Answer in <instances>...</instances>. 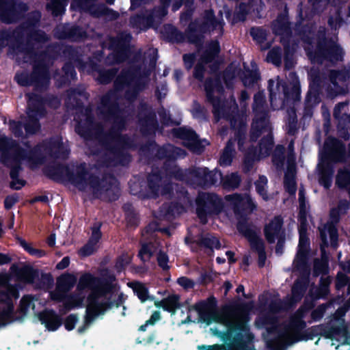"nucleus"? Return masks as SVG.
I'll return each mask as SVG.
<instances>
[{
    "instance_id": "obj_1",
    "label": "nucleus",
    "mask_w": 350,
    "mask_h": 350,
    "mask_svg": "<svg viewBox=\"0 0 350 350\" xmlns=\"http://www.w3.org/2000/svg\"><path fill=\"white\" fill-rule=\"evenodd\" d=\"M86 290L90 291L86 317L88 323L103 314L112 304V300L120 297L119 288L112 280L109 283L90 274H85L79 280L78 293L66 300L64 306L66 310L81 306L85 297L83 291Z\"/></svg>"
},
{
    "instance_id": "obj_2",
    "label": "nucleus",
    "mask_w": 350,
    "mask_h": 350,
    "mask_svg": "<svg viewBox=\"0 0 350 350\" xmlns=\"http://www.w3.org/2000/svg\"><path fill=\"white\" fill-rule=\"evenodd\" d=\"M196 309L200 319L207 324L215 322L223 325L226 327V332H222L217 327L211 328V333L225 340L231 336L232 332L236 329L245 331L247 314L242 308H237L232 311L223 310L216 311L213 307L205 302H200L196 305Z\"/></svg>"
},
{
    "instance_id": "obj_3",
    "label": "nucleus",
    "mask_w": 350,
    "mask_h": 350,
    "mask_svg": "<svg viewBox=\"0 0 350 350\" xmlns=\"http://www.w3.org/2000/svg\"><path fill=\"white\" fill-rule=\"evenodd\" d=\"M18 297V293L15 286L8 284L5 275H0V327L21 319L30 308H34L33 299L24 296L20 301L17 311L20 315L14 317V303Z\"/></svg>"
},
{
    "instance_id": "obj_4",
    "label": "nucleus",
    "mask_w": 350,
    "mask_h": 350,
    "mask_svg": "<svg viewBox=\"0 0 350 350\" xmlns=\"http://www.w3.org/2000/svg\"><path fill=\"white\" fill-rule=\"evenodd\" d=\"M263 103V96L259 93L254 96V110L256 113V120L252 124L251 139L254 141L257 139L260 135L263 137L260 140L258 152H255V157L258 158L264 157L268 155L273 146V139L271 133V127L268 121L263 114V117L259 120L257 118L258 112L260 110Z\"/></svg>"
},
{
    "instance_id": "obj_5",
    "label": "nucleus",
    "mask_w": 350,
    "mask_h": 350,
    "mask_svg": "<svg viewBox=\"0 0 350 350\" xmlns=\"http://www.w3.org/2000/svg\"><path fill=\"white\" fill-rule=\"evenodd\" d=\"M70 180L79 190L92 193L95 197H100L109 190L105 188L103 181L100 183L85 171V165L79 167L70 177Z\"/></svg>"
},
{
    "instance_id": "obj_6",
    "label": "nucleus",
    "mask_w": 350,
    "mask_h": 350,
    "mask_svg": "<svg viewBox=\"0 0 350 350\" xmlns=\"http://www.w3.org/2000/svg\"><path fill=\"white\" fill-rule=\"evenodd\" d=\"M198 177L204 181L206 185H213L221 180L226 188L234 189L238 187L240 178L236 174L227 175L222 178L221 174L217 171L208 172L206 168H199L196 171Z\"/></svg>"
},
{
    "instance_id": "obj_7",
    "label": "nucleus",
    "mask_w": 350,
    "mask_h": 350,
    "mask_svg": "<svg viewBox=\"0 0 350 350\" xmlns=\"http://www.w3.org/2000/svg\"><path fill=\"white\" fill-rule=\"evenodd\" d=\"M238 230L243 234L250 243L252 250H255L258 254V265L263 267L265 263L266 255L264 251L262 240L259 237L258 232L248 226L239 223Z\"/></svg>"
},
{
    "instance_id": "obj_8",
    "label": "nucleus",
    "mask_w": 350,
    "mask_h": 350,
    "mask_svg": "<svg viewBox=\"0 0 350 350\" xmlns=\"http://www.w3.org/2000/svg\"><path fill=\"white\" fill-rule=\"evenodd\" d=\"M282 219L280 217H275L272 219L265 228V233L267 241L270 243L278 240L276 252L279 250L284 242V235L282 230Z\"/></svg>"
},
{
    "instance_id": "obj_9",
    "label": "nucleus",
    "mask_w": 350,
    "mask_h": 350,
    "mask_svg": "<svg viewBox=\"0 0 350 350\" xmlns=\"http://www.w3.org/2000/svg\"><path fill=\"white\" fill-rule=\"evenodd\" d=\"M205 90L206 92L208 98L213 103L215 116L219 118L224 113L223 105L220 106V100L216 99V98L220 95L221 87L219 85L217 81L210 80L206 81L205 83Z\"/></svg>"
},
{
    "instance_id": "obj_10",
    "label": "nucleus",
    "mask_w": 350,
    "mask_h": 350,
    "mask_svg": "<svg viewBox=\"0 0 350 350\" xmlns=\"http://www.w3.org/2000/svg\"><path fill=\"white\" fill-rule=\"evenodd\" d=\"M308 239L306 234V228L302 224L299 230V250L294 260L293 265L297 269L305 267L308 252Z\"/></svg>"
},
{
    "instance_id": "obj_11",
    "label": "nucleus",
    "mask_w": 350,
    "mask_h": 350,
    "mask_svg": "<svg viewBox=\"0 0 350 350\" xmlns=\"http://www.w3.org/2000/svg\"><path fill=\"white\" fill-rule=\"evenodd\" d=\"M226 199L230 202V204L233 206L235 213L243 210L251 212L255 207L252 199L249 196H241L237 194L228 196Z\"/></svg>"
},
{
    "instance_id": "obj_12",
    "label": "nucleus",
    "mask_w": 350,
    "mask_h": 350,
    "mask_svg": "<svg viewBox=\"0 0 350 350\" xmlns=\"http://www.w3.org/2000/svg\"><path fill=\"white\" fill-rule=\"evenodd\" d=\"M11 272L15 274L18 278L24 282L30 283L33 282L36 273L29 265L23 263L14 264L10 267Z\"/></svg>"
},
{
    "instance_id": "obj_13",
    "label": "nucleus",
    "mask_w": 350,
    "mask_h": 350,
    "mask_svg": "<svg viewBox=\"0 0 350 350\" xmlns=\"http://www.w3.org/2000/svg\"><path fill=\"white\" fill-rule=\"evenodd\" d=\"M16 8L12 0H0V17L5 23H12L14 21Z\"/></svg>"
},
{
    "instance_id": "obj_14",
    "label": "nucleus",
    "mask_w": 350,
    "mask_h": 350,
    "mask_svg": "<svg viewBox=\"0 0 350 350\" xmlns=\"http://www.w3.org/2000/svg\"><path fill=\"white\" fill-rule=\"evenodd\" d=\"M180 137L187 138L189 142L187 143V146L193 152L200 153L202 152V148L208 144L206 141L199 142L198 137L196 133L191 131H186L185 129L180 130Z\"/></svg>"
},
{
    "instance_id": "obj_15",
    "label": "nucleus",
    "mask_w": 350,
    "mask_h": 350,
    "mask_svg": "<svg viewBox=\"0 0 350 350\" xmlns=\"http://www.w3.org/2000/svg\"><path fill=\"white\" fill-rule=\"evenodd\" d=\"M100 236V225L93 227L90 241L80 250V254L83 256H87L93 254L98 248L97 244Z\"/></svg>"
},
{
    "instance_id": "obj_16",
    "label": "nucleus",
    "mask_w": 350,
    "mask_h": 350,
    "mask_svg": "<svg viewBox=\"0 0 350 350\" xmlns=\"http://www.w3.org/2000/svg\"><path fill=\"white\" fill-rule=\"evenodd\" d=\"M40 320L49 331H55L62 324L61 317L51 310L41 313Z\"/></svg>"
},
{
    "instance_id": "obj_17",
    "label": "nucleus",
    "mask_w": 350,
    "mask_h": 350,
    "mask_svg": "<svg viewBox=\"0 0 350 350\" xmlns=\"http://www.w3.org/2000/svg\"><path fill=\"white\" fill-rule=\"evenodd\" d=\"M320 234L323 245L327 246L329 243L336 247L338 239L337 230L333 224H327L320 228Z\"/></svg>"
},
{
    "instance_id": "obj_18",
    "label": "nucleus",
    "mask_w": 350,
    "mask_h": 350,
    "mask_svg": "<svg viewBox=\"0 0 350 350\" xmlns=\"http://www.w3.org/2000/svg\"><path fill=\"white\" fill-rule=\"evenodd\" d=\"M155 306L161 307L170 312L174 313L176 309L180 307L179 296L172 295L160 301L155 302Z\"/></svg>"
},
{
    "instance_id": "obj_19",
    "label": "nucleus",
    "mask_w": 350,
    "mask_h": 350,
    "mask_svg": "<svg viewBox=\"0 0 350 350\" xmlns=\"http://www.w3.org/2000/svg\"><path fill=\"white\" fill-rule=\"evenodd\" d=\"M77 279L72 275H62L57 280L59 291H68L76 283Z\"/></svg>"
},
{
    "instance_id": "obj_20",
    "label": "nucleus",
    "mask_w": 350,
    "mask_h": 350,
    "mask_svg": "<svg viewBox=\"0 0 350 350\" xmlns=\"http://www.w3.org/2000/svg\"><path fill=\"white\" fill-rule=\"evenodd\" d=\"M18 242L25 251L35 257L41 258L46 255L44 250L35 248L31 243H29L23 239H19Z\"/></svg>"
},
{
    "instance_id": "obj_21",
    "label": "nucleus",
    "mask_w": 350,
    "mask_h": 350,
    "mask_svg": "<svg viewBox=\"0 0 350 350\" xmlns=\"http://www.w3.org/2000/svg\"><path fill=\"white\" fill-rule=\"evenodd\" d=\"M68 4V0H51L47 4V8L51 10L54 15L60 14L65 6Z\"/></svg>"
},
{
    "instance_id": "obj_22",
    "label": "nucleus",
    "mask_w": 350,
    "mask_h": 350,
    "mask_svg": "<svg viewBox=\"0 0 350 350\" xmlns=\"http://www.w3.org/2000/svg\"><path fill=\"white\" fill-rule=\"evenodd\" d=\"M284 186L290 194H295L296 191V183L295 175L293 171L289 170L285 174Z\"/></svg>"
},
{
    "instance_id": "obj_23",
    "label": "nucleus",
    "mask_w": 350,
    "mask_h": 350,
    "mask_svg": "<svg viewBox=\"0 0 350 350\" xmlns=\"http://www.w3.org/2000/svg\"><path fill=\"white\" fill-rule=\"evenodd\" d=\"M132 287L134 292L142 302L150 299L148 290L143 284L135 282L132 284Z\"/></svg>"
},
{
    "instance_id": "obj_24",
    "label": "nucleus",
    "mask_w": 350,
    "mask_h": 350,
    "mask_svg": "<svg viewBox=\"0 0 350 350\" xmlns=\"http://www.w3.org/2000/svg\"><path fill=\"white\" fill-rule=\"evenodd\" d=\"M27 114L29 120L24 127L27 134H33L39 129L40 125L37 122V118H34L33 111H28Z\"/></svg>"
},
{
    "instance_id": "obj_25",
    "label": "nucleus",
    "mask_w": 350,
    "mask_h": 350,
    "mask_svg": "<svg viewBox=\"0 0 350 350\" xmlns=\"http://www.w3.org/2000/svg\"><path fill=\"white\" fill-rule=\"evenodd\" d=\"M232 154H233V146H232V142H230L227 144L226 148L224 149V150L221 156V158L219 160L220 164L222 165H230L232 161Z\"/></svg>"
},
{
    "instance_id": "obj_26",
    "label": "nucleus",
    "mask_w": 350,
    "mask_h": 350,
    "mask_svg": "<svg viewBox=\"0 0 350 350\" xmlns=\"http://www.w3.org/2000/svg\"><path fill=\"white\" fill-rule=\"evenodd\" d=\"M208 195L207 194H202L198 197L197 199V204H198V208H197V214L198 217L200 218V221L202 223L206 222V213H205V208L207 207L206 203H204V204H202L201 201L206 198Z\"/></svg>"
},
{
    "instance_id": "obj_27",
    "label": "nucleus",
    "mask_w": 350,
    "mask_h": 350,
    "mask_svg": "<svg viewBox=\"0 0 350 350\" xmlns=\"http://www.w3.org/2000/svg\"><path fill=\"white\" fill-rule=\"evenodd\" d=\"M267 180L265 176H260L256 183V190L264 200H267L268 198L265 193V187L267 185Z\"/></svg>"
},
{
    "instance_id": "obj_28",
    "label": "nucleus",
    "mask_w": 350,
    "mask_h": 350,
    "mask_svg": "<svg viewBox=\"0 0 350 350\" xmlns=\"http://www.w3.org/2000/svg\"><path fill=\"white\" fill-rule=\"evenodd\" d=\"M299 216L301 220H305L307 214V208L304 199V191L303 189H299Z\"/></svg>"
},
{
    "instance_id": "obj_29",
    "label": "nucleus",
    "mask_w": 350,
    "mask_h": 350,
    "mask_svg": "<svg viewBox=\"0 0 350 350\" xmlns=\"http://www.w3.org/2000/svg\"><path fill=\"white\" fill-rule=\"evenodd\" d=\"M348 208H349V204H348L347 201H346V200L341 201L339 203L337 209H332L331 211V213H330L331 217L335 221H337L338 215L340 214H344L346 212V211L348 209Z\"/></svg>"
},
{
    "instance_id": "obj_30",
    "label": "nucleus",
    "mask_w": 350,
    "mask_h": 350,
    "mask_svg": "<svg viewBox=\"0 0 350 350\" xmlns=\"http://www.w3.org/2000/svg\"><path fill=\"white\" fill-rule=\"evenodd\" d=\"M327 149L341 152L343 148L342 144L336 139L329 137L325 142Z\"/></svg>"
},
{
    "instance_id": "obj_31",
    "label": "nucleus",
    "mask_w": 350,
    "mask_h": 350,
    "mask_svg": "<svg viewBox=\"0 0 350 350\" xmlns=\"http://www.w3.org/2000/svg\"><path fill=\"white\" fill-rule=\"evenodd\" d=\"M202 243L210 248H219L220 247V243L218 239L211 235H207L203 238Z\"/></svg>"
},
{
    "instance_id": "obj_32",
    "label": "nucleus",
    "mask_w": 350,
    "mask_h": 350,
    "mask_svg": "<svg viewBox=\"0 0 350 350\" xmlns=\"http://www.w3.org/2000/svg\"><path fill=\"white\" fill-rule=\"evenodd\" d=\"M152 245L150 244H144L139 252V256L143 261L148 260L152 255Z\"/></svg>"
},
{
    "instance_id": "obj_33",
    "label": "nucleus",
    "mask_w": 350,
    "mask_h": 350,
    "mask_svg": "<svg viewBox=\"0 0 350 350\" xmlns=\"http://www.w3.org/2000/svg\"><path fill=\"white\" fill-rule=\"evenodd\" d=\"M314 269L316 274L323 273L327 270V262L325 260H317L314 262Z\"/></svg>"
},
{
    "instance_id": "obj_34",
    "label": "nucleus",
    "mask_w": 350,
    "mask_h": 350,
    "mask_svg": "<svg viewBox=\"0 0 350 350\" xmlns=\"http://www.w3.org/2000/svg\"><path fill=\"white\" fill-rule=\"evenodd\" d=\"M10 176L12 179L10 186L12 188L14 189H20L23 185V181L21 180H18L16 178V172L14 169H13L10 172Z\"/></svg>"
},
{
    "instance_id": "obj_35",
    "label": "nucleus",
    "mask_w": 350,
    "mask_h": 350,
    "mask_svg": "<svg viewBox=\"0 0 350 350\" xmlns=\"http://www.w3.org/2000/svg\"><path fill=\"white\" fill-rule=\"evenodd\" d=\"M17 83L21 85H28L31 84V79L26 73L17 74L15 77Z\"/></svg>"
},
{
    "instance_id": "obj_36",
    "label": "nucleus",
    "mask_w": 350,
    "mask_h": 350,
    "mask_svg": "<svg viewBox=\"0 0 350 350\" xmlns=\"http://www.w3.org/2000/svg\"><path fill=\"white\" fill-rule=\"evenodd\" d=\"M51 149V151L54 152V154H55V157H61L59 153H57V150H58V152H62L64 154V155L67 153V150H66L65 146L63 144V143H60V142L54 143V144H53Z\"/></svg>"
},
{
    "instance_id": "obj_37",
    "label": "nucleus",
    "mask_w": 350,
    "mask_h": 350,
    "mask_svg": "<svg viewBox=\"0 0 350 350\" xmlns=\"http://www.w3.org/2000/svg\"><path fill=\"white\" fill-rule=\"evenodd\" d=\"M333 172L330 174H326L325 172L321 173V176L319 180L321 185H323L325 188H329L332 184V176Z\"/></svg>"
},
{
    "instance_id": "obj_38",
    "label": "nucleus",
    "mask_w": 350,
    "mask_h": 350,
    "mask_svg": "<svg viewBox=\"0 0 350 350\" xmlns=\"http://www.w3.org/2000/svg\"><path fill=\"white\" fill-rule=\"evenodd\" d=\"M267 59L274 64H278L280 62V54L278 50L273 49L269 52Z\"/></svg>"
},
{
    "instance_id": "obj_39",
    "label": "nucleus",
    "mask_w": 350,
    "mask_h": 350,
    "mask_svg": "<svg viewBox=\"0 0 350 350\" xmlns=\"http://www.w3.org/2000/svg\"><path fill=\"white\" fill-rule=\"evenodd\" d=\"M251 35L254 39L256 40L258 42H262L265 38V33L259 28H252L251 29Z\"/></svg>"
},
{
    "instance_id": "obj_40",
    "label": "nucleus",
    "mask_w": 350,
    "mask_h": 350,
    "mask_svg": "<svg viewBox=\"0 0 350 350\" xmlns=\"http://www.w3.org/2000/svg\"><path fill=\"white\" fill-rule=\"evenodd\" d=\"M157 261L159 265L163 269H168V257L167 256L163 253V252H159L157 256Z\"/></svg>"
},
{
    "instance_id": "obj_41",
    "label": "nucleus",
    "mask_w": 350,
    "mask_h": 350,
    "mask_svg": "<svg viewBox=\"0 0 350 350\" xmlns=\"http://www.w3.org/2000/svg\"><path fill=\"white\" fill-rule=\"evenodd\" d=\"M12 37H14V33L11 36L8 31H0V48L8 44Z\"/></svg>"
},
{
    "instance_id": "obj_42",
    "label": "nucleus",
    "mask_w": 350,
    "mask_h": 350,
    "mask_svg": "<svg viewBox=\"0 0 350 350\" xmlns=\"http://www.w3.org/2000/svg\"><path fill=\"white\" fill-rule=\"evenodd\" d=\"M77 321V318L75 315L71 314L67 317L65 321V327L68 330H72L75 327V325Z\"/></svg>"
},
{
    "instance_id": "obj_43",
    "label": "nucleus",
    "mask_w": 350,
    "mask_h": 350,
    "mask_svg": "<svg viewBox=\"0 0 350 350\" xmlns=\"http://www.w3.org/2000/svg\"><path fill=\"white\" fill-rule=\"evenodd\" d=\"M66 293V291H59L57 285L55 291L51 293V299L58 301H62L65 297Z\"/></svg>"
},
{
    "instance_id": "obj_44",
    "label": "nucleus",
    "mask_w": 350,
    "mask_h": 350,
    "mask_svg": "<svg viewBox=\"0 0 350 350\" xmlns=\"http://www.w3.org/2000/svg\"><path fill=\"white\" fill-rule=\"evenodd\" d=\"M211 55L210 57H207V58H204L203 59V62H208L209 61L211 60V59L216 55L219 53V44L217 42H213L212 44H211Z\"/></svg>"
},
{
    "instance_id": "obj_45",
    "label": "nucleus",
    "mask_w": 350,
    "mask_h": 350,
    "mask_svg": "<svg viewBox=\"0 0 350 350\" xmlns=\"http://www.w3.org/2000/svg\"><path fill=\"white\" fill-rule=\"evenodd\" d=\"M130 261H131L130 256H128V255L123 256L118 259L117 264H116V267L119 270H120L125 265H128L130 262Z\"/></svg>"
},
{
    "instance_id": "obj_46",
    "label": "nucleus",
    "mask_w": 350,
    "mask_h": 350,
    "mask_svg": "<svg viewBox=\"0 0 350 350\" xmlns=\"http://www.w3.org/2000/svg\"><path fill=\"white\" fill-rule=\"evenodd\" d=\"M293 77V87H292V97L293 98H296L299 94V85H298V81L295 75L292 73L291 74Z\"/></svg>"
},
{
    "instance_id": "obj_47",
    "label": "nucleus",
    "mask_w": 350,
    "mask_h": 350,
    "mask_svg": "<svg viewBox=\"0 0 350 350\" xmlns=\"http://www.w3.org/2000/svg\"><path fill=\"white\" fill-rule=\"evenodd\" d=\"M11 129L16 136H21L23 134L21 123L13 122L10 124Z\"/></svg>"
},
{
    "instance_id": "obj_48",
    "label": "nucleus",
    "mask_w": 350,
    "mask_h": 350,
    "mask_svg": "<svg viewBox=\"0 0 350 350\" xmlns=\"http://www.w3.org/2000/svg\"><path fill=\"white\" fill-rule=\"evenodd\" d=\"M178 283L185 288H190L193 286V282L187 278H180L178 280Z\"/></svg>"
},
{
    "instance_id": "obj_49",
    "label": "nucleus",
    "mask_w": 350,
    "mask_h": 350,
    "mask_svg": "<svg viewBox=\"0 0 350 350\" xmlns=\"http://www.w3.org/2000/svg\"><path fill=\"white\" fill-rule=\"evenodd\" d=\"M330 77L334 83H336L337 80H339V81L345 80V76L343 74L338 72L337 71H332Z\"/></svg>"
},
{
    "instance_id": "obj_50",
    "label": "nucleus",
    "mask_w": 350,
    "mask_h": 350,
    "mask_svg": "<svg viewBox=\"0 0 350 350\" xmlns=\"http://www.w3.org/2000/svg\"><path fill=\"white\" fill-rule=\"evenodd\" d=\"M347 282V278L343 273H338L337 276V288H340L346 285Z\"/></svg>"
},
{
    "instance_id": "obj_51",
    "label": "nucleus",
    "mask_w": 350,
    "mask_h": 350,
    "mask_svg": "<svg viewBox=\"0 0 350 350\" xmlns=\"http://www.w3.org/2000/svg\"><path fill=\"white\" fill-rule=\"evenodd\" d=\"M304 287L299 286V283L297 282L294 286L293 287L292 291L293 297H297L300 294H302L304 292Z\"/></svg>"
},
{
    "instance_id": "obj_52",
    "label": "nucleus",
    "mask_w": 350,
    "mask_h": 350,
    "mask_svg": "<svg viewBox=\"0 0 350 350\" xmlns=\"http://www.w3.org/2000/svg\"><path fill=\"white\" fill-rule=\"evenodd\" d=\"M183 59L185 64V66L187 68H190L192 66L193 63L194 57L193 55H185L183 56Z\"/></svg>"
},
{
    "instance_id": "obj_53",
    "label": "nucleus",
    "mask_w": 350,
    "mask_h": 350,
    "mask_svg": "<svg viewBox=\"0 0 350 350\" xmlns=\"http://www.w3.org/2000/svg\"><path fill=\"white\" fill-rule=\"evenodd\" d=\"M208 18L206 21V25H211L213 27H216L217 25H219V27L221 26V25L219 23L216 22L213 17V13L211 12H209L208 14Z\"/></svg>"
},
{
    "instance_id": "obj_54",
    "label": "nucleus",
    "mask_w": 350,
    "mask_h": 350,
    "mask_svg": "<svg viewBox=\"0 0 350 350\" xmlns=\"http://www.w3.org/2000/svg\"><path fill=\"white\" fill-rule=\"evenodd\" d=\"M70 263V259L68 257H64L57 265L56 268L58 269H64L66 268Z\"/></svg>"
},
{
    "instance_id": "obj_55",
    "label": "nucleus",
    "mask_w": 350,
    "mask_h": 350,
    "mask_svg": "<svg viewBox=\"0 0 350 350\" xmlns=\"http://www.w3.org/2000/svg\"><path fill=\"white\" fill-rule=\"evenodd\" d=\"M16 201H17L16 198H15L14 196L8 197L5 200V208H8V209L10 208L15 204V202Z\"/></svg>"
},
{
    "instance_id": "obj_56",
    "label": "nucleus",
    "mask_w": 350,
    "mask_h": 350,
    "mask_svg": "<svg viewBox=\"0 0 350 350\" xmlns=\"http://www.w3.org/2000/svg\"><path fill=\"white\" fill-rule=\"evenodd\" d=\"M273 81L269 80V88L270 92V100L271 105H273V100L275 98L276 93L274 92L273 90Z\"/></svg>"
},
{
    "instance_id": "obj_57",
    "label": "nucleus",
    "mask_w": 350,
    "mask_h": 350,
    "mask_svg": "<svg viewBox=\"0 0 350 350\" xmlns=\"http://www.w3.org/2000/svg\"><path fill=\"white\" fill-rule=\"evenodd\" d=\"M160 319V312L158 311H155L153 312V314L151 315L150 319L147 321V324H154L156 321L159 320Z\"/></svg>"
},
{
    "instance_id": "obj_58",
    "label": "nucleus",
    "mask_w": 350,
    "mask_h": 350,
    "mask_svg": "<svg viewBox=\"0 0 350 350\" xmlns=\"http://www.w3.org/2000/svg\"><path fill=\"white\" fill-rule=\"evenodd\" d=\"M11 261V258L8 254L0 253V265L8 264Z\"/></svg>"
},
{
    "instance_id": "obj_59",
    "label": "nucleus",
    "mask_w": 350,
    "mask_h": 350,
    "mask_svg": "<svg viewBox=\"0 0 350 350\" xmlns=\"http://www.w3.org/2000/svg\"><path fill=\"white\" fill-rule=\"evenodd\" d=\"M276 88L278 90H280V88H282L283 93L284 94V96L286 97L287 98L291 97V95L288 93V92L286 90L285 85L284 84H282L280 81H278Z\"/></svg>"
},
{
    "instance_id": "obj_60",
    "label": "nucleus",
    "mask_w": 350,
    "mask_h": 350,
    "mask_svg": "<svg viewBox=\"0 0 350 350\" xmlns=\"http://www.w3.org/2000/svg\"><path fill=\"white\" fill-rule=\"evenodd\" d=\"M345 107V104L340 103L338 104L337 106H336L334 111V116L336 118H339L340 117V112L342 108Z\"/></svg>"
},
{
    "instance_id": "obj_61",
    "label": "nucleus",
    "mask_w": 350,
    "mask_h": 350,
    "mask_svg": "<svg viewBox=\"0 0 350 350\" xmlns=\"http://www.w3.org/2000/svg\"><path fill=\"white\" fill-rule=\"evenodd\" d=\"M334 50L336 52V57H334V59L336 60L341 59L342 55V49L340 47H338V46H336Z\"/></svg>"
},
{
    "instance_id": "obj_62",
    "label": "nucleus",
    "mask_w": 350,
    "mask_h": 350,
    "mask_svg": "<svg viewBox=\"0 0 350 350\" xmlns=\"http://www.w3.org/2000/svg\"><path fill=\"white\" fill-rule=\"evenodd\" d=\"M194 75L198 79H201L202 78V70L200 65L196 67Z\"/></svg>"
},
{
    "instance_id": "obj_63",
    "label": "nucleus",
    "mask_w": 350,
    "mask_h": 350,
    "mask_svg": "<svg viewBox=\"0 0 350 350\" xmlns=\"http://www.w3.org/2000/svg\"><path fill=\"white\" fill-rule=\"evenodd\" d=\"M47 243L49 246H53L55 243V236L51 234L47 239Z\"/></svg>"
},
{
    "instance_id": "obj_64",
    "label": "nucleus",
    "mask_w": 350,
    "mask_h": 350,
    "mask_svg": "<svg viewBox=\"0 0 350 350\" xmlns=\"http://www.w3.org/2000/svg\"><path fill=\"white\" fill-rule=\"evenodd\" d=\"M226 256L230 262H234L235 260L233 258L234 253L232 252H226Z\"/></svg>"
}]
</instances>
